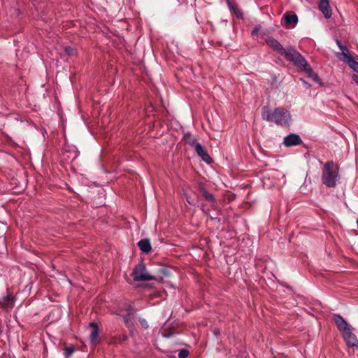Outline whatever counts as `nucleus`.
Listing matches in <instances>:
<instances>
[{
	"mask_svg": "<svg viewBox=\"0 0 358 358\" xmlns=\"http://www.w3.org/2000/svg\"><path fill=\"white\" fill-rule=\"evenodd\" d=\"M266 43L280 55L292 62L296 66L304 71L308 77L312 78L315 81L319 80L318 76L314 73L310 64L305 58L295 49L289 48L285 49L278 41L272 36L266 38Z\"/></svg>",
	"mask_w": 358,
	"mask_h": 358,
	"instance_id": "nucleus-1",
	"label": "nucleus"
},
{
	"mask_svg": "<svg viewBox=\"0 0 358 358\" xmlns=\"http://www.w3.org/2000/svg\"><path fill=\"white\" fill-rule=\"evenodd\" d=\"M262 117L264 120L282 127L289 126L292 121L289 111L283 107H278L272 110L268 106H264L262 110Z\"/></svg>",
	"mask_w": 358,
	"mask_h": 358,
	"instance_id": "nucleus-2",
	"label": "nucleus"
},
{
	"mask_svg": "<svg viewBox=\"0 0 358 358\" xmlns=\"http://www.w3.org/2000/svg\"><path fill=\"white\" fill-rule=\"evenodd\" d=\"M339 166L333 161L327 162L323 166L321 180L327 187H335L340 180Z\"/></svg>",
	"mask_w": 358,
	"mask_h": 358,
	"instance_id": "nucleus-3",
	"label": "nucleus"
},
{
	"mask_svg": "<svg viewBox=\"0 0 358 358\" xmlns=\"http://www.w3.org/2000/svg\"><path fill=\"white\" fill-rule=\"evenodd\" d=\"M132 276L135 281H150L155 279V278L150 275L145 268L143 264H139L135 266L132 272Z\"/></svg>",
	"mask_w": 358,
	"mask_h": 358,
	"instance_id": "nucleus-4",
	"label": "nucleus"
},
{
	"mask_svg": "<svg viewBox=\"0 0 358 358\" xmlns=\"http://www.w3.org/2000/svg\"><path fill=\"white\" fill-rule=\"evenodd\" d=\"M302 143V140L300 136L296 134H290L286 136L283 140V144L286 147H292L294 145H300Z\"/></svg>",
	"mask_w": 358,
	"mask_h": 358,
	"instance_id": "nucleus-5",
	"label": "nucleus"
},
{
	"mask_svg": "<svg viewBox=\"0 0 358 358\" xmlns=\"http://www.w3.org/2000/svg\"><path fill=\"white\" fill-rule=\"evenodd\" d=\"M342 334L348 346L355 347L358 349V340L356 338L355 335L352 333L350 328L347 329Z\"/></svg>",
	"mask_w": 358,
	"mask_h": 358,
	"instance_id": "nucleus-6",
	"label": "nucleus"
},
{
	"mask_svg": "<svg viewBox=\"0 0 358 358\" xmlns=\"http://www.w3.org/2000/svg\"><path fill=\"white\" fill-rule=\"evenodd\" d=\"M319 10L326 19H329L332 15V11L329 0H320L318 5Z\"/></svg>",
	"mask_w": 358,
	"mask_h": 358,
	"instance_id": "nucleus-7",
	"label": "nucleus"
},
{
	"mask_svg": "<svg viewBox=\"0 0 358 358\" xmlns=\"http://www.w3.org/2000/svg\"><path fill=\"white\" fill-rule=\"evenodd\" d=\"M334 320L336 323L338 330L343 333L347 330V329H350V325L347 323V322L344 320V318L340 315L334 314Z\"/></svg>",
	"mask_w": 358,
	"mask_h": 358,
	"instance_id": "nucleus-8",
	"label": "nucleus"
},
{
	"mask_svg": "<svg viewBox=\"0 0 358 358\" xmlns=\"http://www.w3.org/2000/svg\"><path fill=\"white\" fill-rule=\"evenodd\" d=\"M194 149L197 155L202 159L203 161L208 164H210L212 162V158L200 143L196 144Z\"/></svg>",
	"mask_w": 358,
	"mask_h": 358,
	"instance_id": "nucleus-9",
	"label": "nucleus"
},
{
	"mask_svg": "<svg viewBox=\"0 0 358 358\" xmlns=\"http://www.w3.org/2000/svg\"><path fill=\"white\" fill-rule=\"evenodd\" d=\"M194 149L197 155L202 159L203 161L208 164H210L212 162V158L200 143L196 144Z\"/></svg>",
	"mask_w": 358,
	"mask_h": 358,
	"instance_id": "nucleus-10",
	"label": "nucleus"
},
{
	"mask_svg": "<svg viewBox=\"0 0 358 358\" xmlns=\"http://www.w3.org/2000/svg\"><path fill=\"white\" fill-rule=\"evenodd\" d=\"M15 297L10 293H7L1 298V303L7 310L13 308L15 303Z\"/></svg>",
	"mask_w": 358,
	"mask_h": 358,
	"instance_id": "nucleus-11",
	"label": "nucleus"
},
{
	"mask_svg": "<svg viewBox=\"0 0 358 358\" xmlns=\"http://www.w3.org/2000/svg\"><path fill=\"white\" fill-rule=\"evenodd\" d=\"M285 24L294 28L298 23V16L295 13H286L283 15Z\"/></svg>",
	"mask_w": 358,
	"mask_h": 358,
	"instance_id": "nucleus-12",
	"label": "nucleus"
},
{
	"mask_svg": "<svg viewBox=\"0 0 358 358\" xmlns=\"http://www.w3.org/2000/svg\"><path fill=\"white\" fill-rule=\"evenodd\" d=\"M89 326L91 329V332L90 334V340L92 344H94L96 343L97 339L99 338V329L97 324L95 322H91Z\"/></svg>",
	"mask_w": 358,
	"mask_h": 358,
	"instance_id": "nucleus-13",
	"label": "nucleus"
},
{
	"mask_svg": "<svg viewBox=\"0 0 358 358\" xmlns=\"http://www.w3.org/2000/svg\"><path fill=\"white\" fill-rule=\"evenodd\" d=\"M140 250L144 253H148L151 251L152 247L148 239H143L138 243Z\"/></svg>",
	"mask_w": 358,
	"mask_h": 358,
	"instance_id": "nucleus-14",
	"label": "nucleus"
},
{
	"mask_svg": "<svg viewBox=\"0 0 358 358\" xmlns=\"http://www.w3.org/2000/svg\"><path fill=\"white\" fill-rule=\"evenodd\" d=\"M182 140L184 141L185 143L188 144L194 148H195L196 145L199 143L196 142L195 137L189 133L185 134Z\"/></svg>",
	"mask_w": 358,
	"mask_h": 358,
	"instance_id": "nucleus-15",
	"label": "nucleus"
},
{
	"mask_svg": "<svg viewBox=\"0 0 358 358\" xmlns=\"http://www.w3.org/2000/svg\"><path fill=\"white\" fill-rule=\"evenodd\" d=\"M231 12H233L238 19H243V12L234 3L227 5Z\"/></svg>",
	"mask_w": 358,
	"mask_h": 358,
	"instance_id": "nucleus-16",
	"label": "nucleus"
},
{
	"mask_svg": "<svg viewBox=\"0 0 358 358\" xmlns=\"http://www.w3.org/2000/svg\"><path fill=\"white\" fill-rule=\"evenodd\" d=\"M341 53H338L337 57L345 62V59H348V57H352L350 51L345 46L341 47Z\"/></svg>",
	"mask_w": 358,
	"mask_h": 358,
	"instance_id": "nucleus-17",
	"label": "nucleus"
},
{
	"mask_svg": "<svg viewBox=\"0 0 358 358\" xmlns=\"http://www.w3.org/2000/svg\"><path fill=\"white\" fill-rule=\"evenodd\" d=\"M345 63L349 65L355 71H358V62H356L352 57H348V59H345Z\"/></svg>",
	"mask_w": 358,
	"mask_h": 358,
	"instance_id": "nucleus-18",
	"label": "nucleus"
},
{
	"mask_svg": "<svg viewBox=\"0 0 358 358\" xmlns=\"http://www.w3.org/2000/svg\"><path fill=\"white\" fill-rule=\"evenodd\" d=\"M201 192L206 200H208L210 202L215 201L214 196L212 194H210L209 192H208V191L206 189L202 188Z\"/></svg>",
	"mask_w": 358,
	"mask_h": 358,
	"instance_id": "nucleus-19",
	"label": "nucleus"
},
{
	"mask_svg": "<svg viewBox=\"0 0 358 358\" xmlns=\"http://www.w3.org/2000/svg\"><path fill=\"white\" fill-rule=\"evenodd\" d=\"M66 54L69 56H73L76 55V50L70 46H66L64 49Z\"/></svg>",
	"mask_w": 358,
	"mask_h": 358,
	"instance_id": "nucleus-20",
	"label": "nucleus"
},
{
	"mask_svg": "<svg viewBox=\"0 0 358 358\" xmlns=\"http://www.w3.org/2000/svg\"><path fill=\"white\" fill-rule=\"evenodd\" d=\"M189 355V351L185 349L180 350L178 352V357L179 358H186Z\"/></svg>",
	"mask_w": 358,
	"mask_h": 358,
	"instance_id": "nucleus-21",
	"label": "nucleus"
},
{
	"mask_svg": "<svg viewBox=\"0 0 358 358\" xmlns=\"http://www.w3.org/2000/svg\"><path fill=\"white\" fill-rule=\"evenodd\" d=\"M73 352H74V348L72 346L67 347L65 349V354H66V356H67V357L71 356L73 353Z\"/></svg>",
	"mask_w": 358,
	"mask_h": 358,
	"instance_id": "nucleus-22",
	"label": "nucleus"
},
{
	"mask_svg": "<svg viewBox=\"0 0 358 358\" xmlns=\"http://www.w3.org/2000/svg\"><path fill=\"white\" fill-rule=\"evenodd\" d=\"M131 315L130 313H128L124 317V323L129 326V322H131Z\"/></svg>",
	"mask_w": 358,
	"mask_h": 358,
	"instance_id": "nucleus-23",
	"label": "nucleus"
},
{
	"mask_svg": "<svg viewBox=\"0 0 358 358\" xmlns=\"http://www.w3.org/2000/svg\"><path fill=\"white\" fill-rule=\"evenodd\" d=\"M139 322H140V324L141 325V327L143 328V329H148V323L147 322V320L145 319H140L139 320Z\"/></svg>",
	"mask_w": 358,
	"mask_h": 358,
	"instance_id": "nucleus-24",
	"label": "nucleus"
},
{
	"mask_svg": "<svg viewBox=\"0 0 358 358\" xmlns=\"http://www.w3.org/2000/svg\"><path fill=\"white\" fill-rule=\"evenodd\" d=\"M78 156V150H74L73 154H72V156L70 157V156H68V158H71L72 160H74L77 158V157Z\"/></svg>",
	"mask_w": 358,
	"mask_h": 358,
	"instance_id": "nucleus-25",
	"label": "nucleus"
},
{
	"mask_svg": "<svg viewBox=\"0 0 358 358\" xmlns=\"http://www.w3.org/2000/svg\"><path fill=\"white\" fill-rule=\"evenodd\" d=\"M352 78L354 80V82L358 85V76L357 74H353L352 76Z\"/></svg>",
	"mask_w": 358,
	"mask_h": 358,
	"instance_id": "nucleus-26",
	"label": "nucleus"
},
{
	"mask_svg": "<svg viewBox=\"0 0 358 358\" xmlns=\"http://www.w3.org/2000/svg\"><path fill=\"white\" fill-rule=\"evenodd\" d=\"M336 42L337 45L338 46L339 49H341V47L343 46V45L341 43V41H339L338 39H337Z\"/></svg>",
	"mask_w": 358,
	"mask_h": 358,
	"instance_id": "nucleus-27",
	"label": "nucleus"
},
{
	"mask_svg": "<svg viewBox=\"0 0 358 358\" xmlns=\"http://www.w3.org/2000/svg\"><path fill=\"white\" fill-rule=\"evenodd\" d=\"M233 1L234 0H226L227 5L229 4V3H233Z\"/></svg>",
	"mask_w": 358,
	"mask_h": 358,
	"instance_id": "nucleus-28",
	"label": "nucleus"
},
{
	"mask_svg": "<svg viewBox=\"0 0 358 358\" xmlns=\"http://www.w3.org/2000/svg\"><path fill=\"white\" fill-rule=\"evenodd\" d=\"M357 73H358V71H357Z\"/></svg>",
	"mask_w": 358,
	"mask_h": 358,
	"instance_id": "nucleus-29",
	"label": "nucleus"
}]
</instances>
